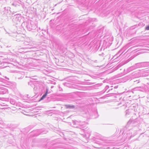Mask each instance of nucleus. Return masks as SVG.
<instances>
[{
  "label": "nucleus",
  "instance_id": "nucleus-1",
  "mask_svg": "<svg viewBox=\"0 0 149 149\" xmlns=\"http://www.w3.org/2000/svg\"><path fill=\"white\" fill-rule=\"evenodd\" d=\"M47 92H48V91H47L46 93H45V94L44 95L41 97V98L40 99V100H42L44 98L47 96Z\"/></svg>",
  "mask_w": 149,
  "mask_h": 149
},
{
  "label": "nucleus",
  "instance_id": "nucleus-2",
  "mask_svg": "<svg viewBox=\"0 0 149 149\" xmlns=\"http://www.w3.org/2000/svg\"><path fill=\"white\" fill-rule=\"evenodd\" d=\"M74 107L73 105L71 106L70 105H68L67 106V108H74Z\"/></svg>",
  "mask_w": 149,
  "mask_h": 149
},
{
  "label": "nucleus",
  "instance_id": "nucleus-3",
  "mask_svg": "<svg viewBox=\"0 0 149 149\" xmlns=\"http://www.w3.org/2000/svg\"><path fill=\"white\" fill-rule=\"evenodd\" d=\"M146 30H149V26H148L146 28Z\"/></svg>",
  "mask_w": 149,
  "mask_h": 149
}]
</instances>
